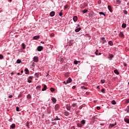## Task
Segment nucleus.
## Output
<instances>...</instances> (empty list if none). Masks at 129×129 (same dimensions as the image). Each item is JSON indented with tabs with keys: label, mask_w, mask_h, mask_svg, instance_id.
<instances>
[{
	"label": "nucleus",
	"mask_w": 129,
	"mask_h": 129,
	"mask_svg": "<svg viewBox=\"0 0 129 129\" xmlns=\"http://www.w3.org/2000/svg\"><path fill=\"white\" fill-rule=\"evenodd\" d=\"M114 57V55L113 54H111L110 53L109 54V57L108 59L110 61H111L112 60V58Z\"/></svg>",
	"instance_id": "nucleus-3"
},
{
	"label": "nucleus",
	"mask_w": 129,
	"mask_h": 129,
	"mask_svg": "<svg viewBox=\"0 0 129 129\" xmlns=\"http://www.w3.org/2000/svg\"><path fill=\"white\" fill-rule=\"evenodd\" d=\"M30 124V122H27L26 123V126H27L28 128H30V127L29 126V124Z\"/></svg>",
	"instance_id": "nucleus-32"
},
{
	"label": "nucleus",
	"mask_w": 129,
	"mask_h": 129,
	"mask_svg": "<svg viewBox=\"0 0 129 129\" xmlns=\"http://www.w3.org/2000/svg\"><path fill=\"white\" fill-rule=\"evenodd\" d=\"M105 43H106V40L104 39V40L102 41V44H105Z\"/></svg>",
	"instance_id": "nucleus-40"
},
{
	"label": "nucleus",
	"mask_w": 129,
	"mask_h": 129,
	"mask_svg": "<svg viewBox=\"0 0 129 129\" xmlns=\"http://www.w3.org/2000/svg\"><path fill=\"white\" fill-rule=\"evenodd\" d=\"M49 16L51 17H54L55 16V12L52 11L50 13Z\"/></svg>",
	"instance_id": "nucleus-8"
},
{
	"label": "nucleus",
	"mask_w": 129,
	"mask_h": 129,
	"mask_svg": "<svg viewBox=\"0 0 129 129\" xmlns=\"http://www.w3.org/2000/svg\"><path fill=\"white\" fill-rule=\"evenodd\" d=\"M101 91V92H102V93H105L104 89H102Z\"/></svg>",
	"instance_id": "nucleus-41"
},
{
	"label": "nucleus",
	"mask_w": 129,
	"mask_h": 129,
	"mask_svg": "<svg viewBox=\"0 0 129 129\" xmlns=\"http://www.w3.org/2000/svg\"><path fill=\"white\" fill-rule=\"evenodd\" d=\"M72 106H73V107H75L76 106V103H73L72 105Z\"/></svg>",
	"instance_id": "nucleus-39"
},
{
	"label": "nucleus",
	"mask_w": 129,
	"mask_h": 129,
	"mask_svg": "<svg viewBox=\"0 0 129 129\" xmlns=\"http://www.w3.org/2000/svg\"><path fill=\"white\" fill-rule=\"evenodd\" d=\"M50 90L51 92H54L55 91V89L53 88H50Z\"/></svg>",
	"instance_id": "nucleus-33"
},
{
	"label": "nucleus",
	"mask_w": 129,
	"mask_h": 129,
	"mask_svg": "<svg viewBox=\"0 0 129 129\" xmlns=\"http://www.w3.org/2000/svg\"><path fill=\"white\" fill-rule=\"evenodd\" d=\"M16 62L18 64H21V63H22V60H21V59H18L17 60Z\"/></svg>",
	"instance_id": "nucleus-25"
},
{
	"label": "nucleus",
	"mask_w": 129,
	"mask_h": 129,
	"mask_svg": "<svg viewBox=\"0 0 129 129\" xmlns=\"http://www.w3.org/2000/svg\"><path fill=\"white\" fill-rule=\"evenodd\" d=\"M122 28H123V29H125V28H126V24L125 23H123L122 24Z\"/></svg>",
	"instance_id": "nucleus-22"
},
{
	"label": "nucleus",
	"mask_w": 129,
	"mask_h": 129,
	"mask_svg": "<svg viewBox=\"0 0 129 129\" xmlns=\"http://www.w3.org/2000/svg\"><path fill=\"white\" fill-rule=\"evenodd\" d=\"M4 58V55L2 54H0V59H3Z\"/></svg>",
	"instance_id": "nucleus-45"
},
{
	"label": "nucleus",
	"mask_w": 129,
	"mask_h": 129,
	"mask_svg": "<svg viewBox=\"0 0 129 129\" xmlns=\"http://www.w3.org/2000/svg\"><path fill=\"white\" fill-rule=\"evenodd\" d=\"M63 15V13H62V12H60L59 13V17H62V15Z\"/></svg>",
	"instance_id": "nucleus-43"
},
{
	"label": "nucleus",
	"mask_w": 129,
	"mask_h": 129,
	"mask_svg": "<svg viewBox=\"0 0 129 129\" xmlns=\"http://www.w3.org/2000/svg\"><path fill=\"white\" fill-rule=\"evenodd\" d=\"M72 82V79L69 78L67 80V83H71Z\"/></svg>",
	"instance_id": "nucleus-6"
},
{
	"label": "nucleus",
	"mask_w": 129,
	"mask_h": 129,
	"mask_svg": "<svg viewBox=\"0 0 129 129\" xmlns=\"http://www.w3.org/2000/svg\"><path fill=\"white\" fill-rule=\"evenodd\" d=\"M9 121L12 122L13 121V118H11L9 119Z\"/></svg>",
	"instance_id": "nucleus-57"
},
{
	"label": "nucleus",
	"mask_w": 129,
	"mask_h": 129,
	"mask_svg": "<svg viewBox=\"0 0 129 129\" xmlns=\"http://www.w3.org/2000/svg\"><path fill=\"white\" fill-rule=\"evenodd\" d=\"M72 88H73V89H75V88H76V87L75 86H73L72 87Z\"/></svg>",
	"instance_id": "nucleus-61"
},
{
	"label": "nucleus",
	"mask_w": 129,
	"mask_h": 129,
	"mask_svg": "<svg viewBox=\"0 0 129 129\" xmlns=\"http://www.w3.org/2000/svg\"><path fill=\"white\" fill-rule=\"evenodd\" d=\"M36 89L37 90H41V86L38 85L36 87Z\"/></svg>",
	"instance_id": "nucleus-23"
},
{
	"label": "nucleus",
	"mask_w": 129,
	"mask_h": 129,
	"mask_svg": "<svg viewBox=\"0 0 129 129\" xmlns=\"http://www.w3.org/2000/svg\"><path fill=\"white\" fill-rule=\"evenodd\" d=\"M16 110L17 111H20V108L19 107H16Z\"/></svg>",
	"instance_id": "nucleus-44"
},
{
	"label": "nucleus",
	"mask_w": 129,
	"mask_h": 129,
	"mask_svg": "<svg viewBox=\"0 0 129 129\" xmlns=\"http://www.w3.org/2000/svg\"><path fill=\"white\" fill-rule=\"evenodd\" d=\"M86 93L87 95H89V92H87Z\"/></svg>",
	"instance_id": "nucleus-63"
},
{
	"label": "nucleus",
	"mask_w": 129,
	"mask_h": 129,
	"mask_svg": "<svg viewBox=\"0 0 129 129\" xmlns=\"http://www.w3.org/2000/svg\"><path fill=\"white\" fill-rule=\"evenodd\" d=\"M34 76H35L36 78H39V73H35L34 75Z\"/></svg>",
	"instance_id": "nucleus-26"
},
{
	"label": "nucleus",
	"mask_w": 129,
	"mask_h": 129,
	"mask_svg": "<svg viewBox=\"0 0 129 129\" xmlns=\"http://www.w3.org/2000/svg\"><path fill=\"white\" fill-rule=\"evenodd\" d=\"M119 37H121V38H122V37H124V34H123V32H120L119 34Z\"/></svg>",
	"instance_id": "nucleus-9"
},
{
	"label": "nucleus",
	"mask_w": 129,
	"mask_h": 129,
	"mask_svg": "<svg viewBox=\"0 0 129 129\" xmlns=\"http://www.w3.org/2000/svg\"><path fill=\"white\" fill-rule=\"evenodd\" d=\"M126 103H129V99L126 100Z\"/></svg>",
	"instance_id": "nucleus-49"
},
{
	"label": "nucleus",
	"mask_w": 129,
	"mask_h": 129,
	"mask_svg": "<svg viewBox=\"0 0 129 129\" xmlns=\"http://www.w3.org/2000/svg\"><path fill=\"white\" fill-rule=\"evenodd\" d=\"M77 20H78L77 16H75L73 17L74 22H77Z\"/></svg>",
	"instance_id": "nucleus-13"
},
{
	"label": "nucleus",
	"mask_w": 129,
	"mask_h": 129,
	"mask_svg": "<svg viewBox=\"0 0 129 129\" xmlns=\"http://www.w3.org/2000/svg\"><path fill=\"white\" fill-rule=\"evenodd\" d=\"M111 103L113 105H115V104H116V102H115V101H114V100H112V102H111Z\"/></svg>",
	"instance_id": "nucleus-31"
},
{
	"label": "nucleus",
	"mask_w": 129,
	"mask_h": 129,
	"mask_svg": "<svg viewBox=\"0 0 129 129\" xmlns=\"http://www.w3.org/2000/svg\"><path fill=\"white\" fill-rule=\"evenodd\" d=\"M101 40H105V38H104V37H101Z\"/></svg>",
	"instance_id": "nucleus-62"
},
{
	"label": "nucleus",
	"mask_w": 129,
	"mask_h": 129,
	"mask_svg": "<svg viewBox=\"0 0 129 129\" xmlns=\"http://www.w3.org/2000/svg\"><path fill=\"white\" fill-rule=\"evenodd\" d=\"M37 50L39 52L42 51L43 50V46H39L37 47Z\"/></svg>",
	"instance_id": "nucleus-4"
},
{
	"label": "nucleus",
	"mask_w": 129,
	"mask_h": 129,
	"mask_svg": "<svg viewBox=\"0 0 129 129\" xmlns=\"http://www.w3.org/2000/svg\"><path fill=\"white\" fill-rule=\"evenodd\" d=\"M98 5H100V4H101V0H99L98 1Z\"/></svg>",
	"instance_id": "nucleus-48"
},
{
	"label": "nucleus",
	"mask_w": 129,
	"mask_h": 129,
	"mask_svg": "<svg viewBox=\"0 0 129 129\" xmlns=\"http://www.w3.org/2000/svg\"><path fill=\"white\" fill-rule=\"evenodd\" d=\"M33 61L35 62V63H38V62H39V57L35 56L33 57Z\"/></svg>",
	"instance_id": "nucleus-2"
},
{
	"label": "nucleus",
	"mask_w": 129,
	"mask_h": 129,
	"mask_svg": "<svg viewBox=\"0 0 129 129\" xmlns=\"http://www.w3.org/2000/svg\"><path fill=\"white\" fill-rule=\"evenodd\" d=\"M27 99H32V96L31 95H30V94H29L27 96Z\"/></svg>",
	"instance_id": "nucleus-20"
},
{
	"label": "nucleus",
	"mask_w": 129,
	"mask_h": 129,
	"mask_svg": "<svg viewBox=\"0 0 129 129\" xmlns=\"http://www.w3.org/2000/svg\"><path fill=\"white\" fill-rule=\"evenodd\" d=\"M125 111H126L127 113H129V110L128 109H126Z\"/></svg>",
	"instance_id": "nucleus-51"
},
{
	"label": "nucleus",
	"mask_w": 129,
	"mask_h": 129,
	"mask_svg": "<svg viewBox=\"0 0 129 129\" xmlns=\"http://www.w3.org/2000/svg\"><path fill=\"white\" fill-rule=\"evenodd\" d=\"M97 109L98 110H99V109H100V107L97 106Z\"/></svg>",
	"instance_id": "nucleus-56"
},
{
	"label": "nucleus",
	"mask_w": 129,
	"mask_h": 129,
	"mask_svg": "<svg viewBox=\"0 0 129 129\" xmlns=\"http://www.w3.org/2000/svg\"><path fill=\"white\" fill-rule=\"evenodd\" d=\"M59 109H60V105H59V104H56L54 106V110L55 111H58V110H59Z\"/></svg>",
	"instance_id": "nucleus-1"
},
{
	"label": "nucleus",
	"mask_w": 129,
	"mask_h": 129,
	"mask_svg": "<svg viewBox=\"0 0 129 129\" xmlns=\"http://www.w3.org/2000/svg\"><path fill=\"white\" fill-rule=\"evenodd\" d=\"M70 113L68 111H66L64 112V115H66V116H68L69 115Z\"/></svg>",
	"instance_id": "nucleus-14"
},
{
	"label": "nucleus",
	"mask_w": 129,
	"mask_h": 129,
	"mask_svg": "<svg viewBox=\"0 0 129 129\" xmlns=\"http://www.w3.org/2000/svg\"><path fill=\"white\" fill-rule=\"evenodd\" d=\"M114 73L117 75H119V72H118V71H117V70H114Z\"/></svg>",
	"instance_id": "nucleus-17"
},
{
	"label": "nucleus",
	"mask_w": 129,
	"mask_h": 129,
	"mask_svg": "<svg viewBox=\"0 0 129 129\" xmlns=\"http://www.w3.org/2000/svg\"><path fill=\"white\" fill-rule=\"evenodd\" d=\"M124 121L125 122H126V123H128L129 124V119L128 118L125 117L124 118Z\"/></svg>",
	"instance_id": "nucleus-10"
},
{
	"label": "nucleus",
	"mask_w": 129,
	"mask_h": 129,
	"mask_svg": "<svg viewBox=\"0 0 129 129\" xmlns=\"http://www.w3.org/2000/svg\"><path fill=\"white\" fill-rule=\"evenodd\" d=\"M8 97H9V98H12L13 96L12 95H10Z\"/></svg>",
	"instance_id": "nucleus-53"
},
{
	"label": "nucleus",
	"mask_w": 129,
	"mask_h": 129,
	"mask_svg": "<svg viewBox=\"0 0 129 129\" xmlns=\"http://www.w3.org/2000/svg\"><path fill=\"white\" fill-rule=\"evenodd\" d=\"M114 125H116V122H115L114 124H110L109 127H113Z\"/></svg>",
	"instance_id": "nucleus-19"
},
{
	"label": "nucleus",
	"mask_w": 129,
	"mask_h": 129,
	"mask_svg": "<svg viewBox=\"0 0 129 129\" xmlns=\"http://www.w3.org/2000/svg\"><path fill=\"white\" fill-rule=\"evenodd\" d=\"M25 74H29V70H28V69H26L25 70Z\"/></svg>",
	"instance_id": "nucleus-27"
},
{
	"label": "nucleus",
	"mask_w": 129,
	"mask_h": 129,
	"mask_svg": "<svg viewBox=\"0 0 129 129\" xmlns=\"http://www.w3.org/2000/svg\"><path fill=\"white\" fill-rule=\"evenodd\" d=\"M97 52H98V50L97 49L95 52V54H96V55H98V53Z\"/></svg>",
	"instance_id": "nucleus-47"
},
{
	"label": "nucleus",
	"mask_w": 129,
	"mask_h": 129,
	"mask_svg": "<svg viewBox=\"0 0 129 129\" xmlns=\"http://www.w3.org/2000/svg\"><path fill=\"white\" fill-rule=\"evenodd\" d=\"M22 46L23 47V49H26V45L25 44V43H23L22 44Z\"/></svg>",
	"instance_id": "nucleus-30"
},
{
	"label": "nucleus",
	"mask_w": 129,
	"mask_h": 129,
	"mask_svg": "<svg viewBox=\"0 0 129 129\" xmlns=\"http://www.w3.org/2000/svg\"><path fill=\"white\" fill-rule=\"evenodd\" d=\"M77 125L78 127H82V126H83V125H82L81 123H78Z\"/></svg>",
	"instance_id": "nucleus-15"
},
{
	"label": "nucleus",
	"mask_w": 129,
	"mask_h": 129,
	"mask_svg": "<svg viewBox=\"0 0 129 129\" xmlns=\"http://www.w3.org/2000/svg\"><path fill=\"white\" fill-rule=\"evenodd\" d=\"M68 8V5H66L65 6H64V10H66V9H67Z\"/></svg>",
	"instance_id": "nucleus-42"
},
{
	"label": "nucleus",
	"mask_w": 129,
	"mask_h": 129,
	"mask_svg": "<svg viewBox=\"0 0 129 129\" xmlns=\"http://www.w3.org/2000/svg\"><path fill=\"white\" fill-rule=\"evenodd\" d=\"M81 88H82V89H87V88L86 87H84L83 86L81 87Z\"/></svg>",
	"instance_id": "nucleus-38"
},
{
	"label": "nucleus",
	"mask_w": 129,
	"mask_h": 129,
	"mask_svg": "<svg viewBox=\"0 0 129 129\" xmlns=\"http://www.w3.org/2000/svg\"><path fill=\"white\" fill-rule=\"evenodd\" d=\"M124 14L125 15H127V11L126 10H124Z\"/></svg>",
	"instance_id": "nucleus-46"
},
{
	"label": "nucleus",
	"mask_w": 129,
	"mask_h": 129,
	"mask_svg": "<svg viewBox=\"0 0 129 129\" xmlns=\"http://www.w3.org/2000/svg\"><path fill=\"white\" fill-rule=\"evenodd\" d=\"M51 123L53 124V125H55L56 124L55 122H52Z\"/></svg>",
	"instance_id": "nucleus-50"
},
{
	"label": "nucleus",
	"mask_w": 129,
	"mask_h": 129,
	"mask_svg": "<svg viewBox=\"0 0 129 129\" xmlns=\"http://www.w3.org/2000/svg\"><path fill=\"white\" fill-rule=\"evenodd\" d=\"M10 127H11L12 128H15V127H16V124H12V125L10 126Z\"/></svg>",
	"instance_id": "nucleus-21"
},
{
	"label": "nucleus",
	"mask_w": 129,
	"mask_h": 129,
	"mask_svg": "<svg viewBox=\"0 0 129 129\" xmlns=\"http://www.w3.org/2000/svg\"><path fill=\"white\" fill-rule=\"evenodd\" d=\"M63 83L64 84H66V85L68 84V83H67V82H65V81H64V82H63Z\"/></svg>",
	"instance_id": "nucleus-60"
},
{
	"label": "nucleus",
	"mask_w": 129,
	"mask_h": 129,
	"mask_svg": "<svg viewBox=\"0 0 129 129\" xmlns=\"http://www.w3.org/2000/svg\"><path fill=\"white\" fill-rule=\"evenodd\" d=\"M20 97H22V95H18V98H20Z\"/></svg>",
	"instance_id": "nucleus-59"
},
{
	"label": "nucleus",
	"mask_w": 129,
	"mask_h": 129,
	"mask_svg": "<svg viewBox=\"0 0 129 129\" xmlns=\"http://www.w3.org/2000/svg\"><path fill=\"white\" fill-rule=\"evenodd\" d=\"M32 66H33L34 67H35V62H32Z\"/></svg>",
	"instance_id": "nucleus-58"
},
{
	"label": "nucleus",
	"mask_w": 129,
	"mask_h": 129,
	"mask_svg": "<svg viewBox=\"0 0 129 129\" xmlns=\"http://www.w3.org/2000/svg\"><path fill=\"white\" fill-rule=\"evenodd\" d=\"M75 31L76 33H78V32L81 31V28H77Z\"/></svg>",
	"instance_id": "nucleus-16"
},
{
	"label": "nucleus",
	"mask_w": 129,
	"mask_h": 129,
	"mask_svg": "<svg viewBox=\"0 0 129 129\" xmlns=\"http://www.w3.org/2000/svg\"><path fill=\"white\" fill-rule=\"evenodd\" d=\"M51 101H52L53 103H56V102H57V99H56V98L52 97H51Z\"/></svg>",
	"instance_id": "nucleus-5"
},
{
	"label": "nucleus",
	"mask_w": 129,
	"mask_h": 129,
	"mask_svg": "<svg viewBox=\"0 0 129 129\" xmlns=\"http://www.w3.org/2000/svg\"><path fill=\"white\" fill-rule=\"evenodd\" d=\"M99 15H102L103 16H104V17H105V14H104V13L102 12H99Z\"/></svg>",
	"instance_id": "nucleus-34"
},
{
	"label": "nucleus",
	"mask_w": 129,
	"mask_h": 129,
	"mask_svg": "<svg viewBox=\"0 0 129 129\" xmlns=\"http://www.w3.org/2000/svg\"><path fill=\"white\" fill-rule=\"evenodd\" d=\"M126 109H128L129 110V106H127Z\"/></svg>",
	"instance_id": "nucleus-64"
},
{
	"label": "nucleus",
	"mask_w": 129,
	"mask_h": 129,
	"mask_svg": "<svg viewBox=\"0 0 129 129\" xmlns=\"http://www.w3.org/2000/svg\"><path fill=\"white\" fill-rule=\"evenodd\" d=\"M47 90V86L46 85H44L43 88L42 89V91H45Z\"/></svg>",
	"instance_id": "nucleus-11"
},
{
	"label": "nucleus",
	"mask_w": 129,
	"mask_h": 129,
	"mask_svg": "<svg viewBox=\"0 0 129 129\" xmlns=\"http://www.w3.org/2000/svg\"><path fill=\"white\" fill-rule=\"evenodd\" d=\"M108 9L110 12V13H112V9L111 8V6L108 5Z\"/></svg>",
	"instance_id": "nucleus-12"
},
{
	"label": "nucleus",
	"mask_w": 129,
	"mask_h": 129,
	"mask_svg": "<svg viewBox=\"0 0 129 129\" xmlns=\"http://www.w3.org/2000/svg\"><path fill=\"white\" fill-rule=\"evenodd\" d=\"M116 3L118 5H119V4H120V3H121V2L120 1V0H117Z\"/></svg>",
	"instance_id": "nucleus-36"
},
{
	"label": "nucleus",
	"mask_w": 129,
	"mask_h": 129,
	"mask_svg": "<svg viewBox=\"0 0 129 129\" xmlns=\"http://www.w3.org/2000/svg\"><path fill=\"white\" fill-rule=\"evenodd\" d=\"M28 83H31L32 82V81L28 79Z\"/></svg>",
	"instance_id": "nucleus-52"
},
{
	"label": "nucleus",
	"mask_w": 129,
	"mask_h": 129,
	"mask_svg": "<svg viewBox=\"0 0 129 129\" xmlns=\"http://www.w3.org/2000/svg\"><path fill=\"white\" fill-rule=\"evenodd\" d=\"M28 78H29V79H33V76H29Z\"/></svg>",
	"instance_id": "nucleus-55"
},
{
	"label": "nucleus",
	"mask_w": 129,
	"mask_h": 129,
	"mask_svg": "<svg viewBox=\"0 0 129 129\" xmlns=\"http://www.w3.org/2000/svg\"><path fill=\"white\" fill-rule=\"evenodd\" d=\"M123 66H124V67H126V66H127L126 63L124 62L123 63Z\"/></svg>",
	"instance_id": "nucleus-54"
},
{
	"label": "nucleus",
	"mask_w": 129,
	"mask_h": 129,
	"mask_svg": "<svg viewBox=\"0 0 129 129\" xmlns=\"http://www.w3.org/2000/svg\"><path fill=\"white\" fill-rule=\"evenodd\" d=\"M78 62H80V61H78L77 60H75L74 61V64H75L76 65H77V64H78Z\"/></svg>",
	"instance_id": "nucleus-37"
},
{
	"label": "nucleus",
	"mask_w": 129,
	"mask_h": 129,
	"mask_svg": "<svg viewBox=\"0 0 129 129\" xmlns=\"http://www.w3.org/2000/svg\"><path fill=\"white\" fill-rule=\"evenodd\" d=\"M86 121L84 119H83L82 121H81V123L82 125H84L85 124Z\"/></svg>",
	"instance_id": "nucleus-18"
},
{
	"label": "nucleus",
	"mask_w": 129,
	"mask_h": 129,
	"mask_svg": "<svg viewBox=\"0 0 129 129\" xmlns=\"http://www.w3.org/2000/svg\"><path fill=\"white\" fill-rule=\"evenodd\" d=\"M101 82L102 84L105 83V80H101Z\"/></svg>",
	"instance_id": "nucleus-35"
},
{
	"label": "nucleus",
	"mask_w": 129,
	"mask_h": 129,
	"mask_svg": "<svg viewBox=\"0 0 129 129\" xmlns=\"http://www.w3.org/2000/svg\"><path fill=\"white\" fill-rule=\"evenodd\" d=\"M33 40H39L40 39V36L36 35L33 37Z\"/></svg>",
	"instance_id": "nucleus-7"
},
{
	"label": "nucleus",
	"mask_w": 129,
	"mask_h": 129,
	"mask_svg": "<svg viewBox=\"0 0 129 129\" xmlns=\"http://www.w3.org/2000/svg\"><path fill=\"white\" fill-rule=\"evenodd\" d=\"M108 44L110 46H113V42H112V41H109L108 42Z\"/></svg>",
	"instance_id": "nucleus-24"
},
{
	"label": "nucleus",
	"mask_w": 129,
	"mask_h": 129,
	"mask_svg": "<svg viewBox=\"0 0 129 129\" xmlns=\"http://www.w3.org/2000/svg\"><path fill=\"white\" fill-rule=\"evenodd\" d=\"M56 118H54L53 120H60V119L58 117V116H56Z\"/></svg>",
	"instance_id": "nucleus-28"
},
{
	"label": "nucleus",
	"mask_w": 129,
	"mask_h": 129,
	"mask_svg": "<svg viewBox=\"0 0 129 129\" xmlns=\"http://www.w3.org/2000/svg\"><path fill=\"white\" fill-rule=\"evenodd\" d=\"M88 12V10H84L82 11V13H83L84 14H86V13H87Z\"/></svg>",
	"instance_id": "nucleus-29"
}]
</instances>
